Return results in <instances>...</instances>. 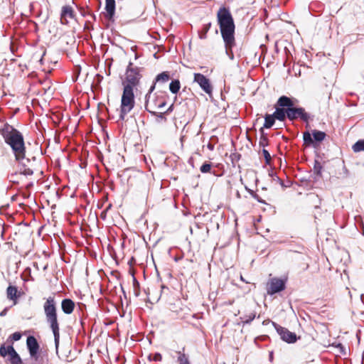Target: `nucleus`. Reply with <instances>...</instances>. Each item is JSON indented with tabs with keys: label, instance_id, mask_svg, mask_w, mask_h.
<instances>
[{
	"label": "nucleus",
	"instance_id": "obj_23",
	"mask_svg": "<svg viewBox=\"0 0 364 364\" xmlns=\"http://www.w3.org/2000/svg\"><path fill=\"white\" fill-rule=\"evenodd\" d=\"M11 348H13V346H10L8 347H5L4 345H2L0 347V355L2 357H6V355H9L10 357L11 355V352L10 350Z\"/></svg>",
	"mask_w": 364,
	"mask_h": 364
},
{
	"label": "nucleus",
	"instance_id": "obj_25",
	"mask_svg": "<svg viewBox=\"0 0 364 364\" xmlns=\"http://www.w3.org/2000/svg\"><path fill=\"white\" fill-rule=\"evenodd\" d=\"M255 318V312H251L248 315L240 317L243 323H249Z\"/></svg>",
	"mask_w": 364,
	"mask_h": 364
},
{
	"label": "nucleus",
	"instance_id": "obj_11",
	"mask_svg": "<svg viewBox=\"0 0 364 364\" xmlns=\"http://www.w3.org/2000/svg\"><path fill=\"white\" fill-rule=\"evenodd\" d=\"M126 79L128 82L127 85H130L133 87L138 82L139 75L133 69L128 68Z\"/></svg>",
	"mask_w": 364,
	"mask_h": 364
},
{
	"label": "nucleus",
	"instance_id": "obj_30",
	"mask_svg": "<svg viewBox=\"0 0 364 364\" xmlns=\"http://www.w3.org/2000/svg\"><path fill=\"white\" fill-rule=\"evenodd\" d=\"M13 341H17L21 339V334L19 332H16L11 336Z\"/></svg>",
	"mask_w": 364,
	"mask_h": 364
},
{
	"label": "nucleus",
	"instance_id": "obj_14",
	"mask_svg": "<svg viewBox=\"0 0 364 364\" xmlns=\"http://www.w3.org/2000/svg\"><path fill=\"white\" fill-rule=\"evenodd\" d=\"M105 9L109 17H112L114 14L115 10V1L106 0Z\"/></svg>",
	"mask_w": 364,
	"mask_h": 364
},
{
	"label": "nucleus",
	"instance_id": "obj_16",
	"mask_svg": "<svg viewBox=\"0 0 364 364\" xmlns=\"http://www.w3.org/2000/svg\"><path fill=\"white\" fill-rule=\"evenodd\" d=\"M278 105L280 107H287V108H289L294 105L291 100L286 96H282L279 97L278 100Z\"/></svg>",
	"mask_w": 364,
	"mask_h": 364
},
{
	"label": "nucleus",
	"instance_id": "obj_12",
	"mask_svg": "<svg viewBox=\"0 0 364 364\" xmlns=\"http://www.w3.org/2000/svg\"><path fill=\"white\" fill-rule=\"evenodd\" d=\"M73 18V11L70 6H63L61 11V17L60 21L62 23H68L69 18Z\"/></svg>",
	"mask_w": 364,
	"mask_h": 364
},
{
	"label": "nucleus",
	"instance_id": "obj_4",
	"mask_svg": "<svg viewBox=\"0 0 364 364\" xmlns=\"http://www.w3.org/2000/svg\"><path fill=\"white\" fill-rule=\"evenodd\" d=\"M134 106V95L133 87L130 85H124L121 100L120 117L124 119Z\"/></svg>",
	"mask_w": 364,
	"mask_h": 364
},
{
	"label": "nucleus",
	"instance_id": "obj_15",
	"mask_svg": "<svg viewBox=\"0 0 364 364\" xmlns=\"http://www.w3.org/2000/svg\"><path fill=\"white\" fill-rule=\"evenodd\" d=\"M11 355L9 358L11 364H22V360L14 348L10 349Z\"/></svg>",
	"mask_w": 364,
	"mask_h": 364
},
{
	"label": "nucleus",
	"instance_id": "obj_5",
	"mask_svg": "<svg viewBox=\"0 0 364 364\" xmlns=\"http://www.w3.org/2000/svg\"><path fill=\"white\" fill-rule=\"evenodd\" d=\"M155 89V83H154L149 89V93L146 95L145 107L146 109L150 113L155 114L156 109H161L166 105V102L164 100H160L159 97L155 95H151V92Z\"/></svg>",
	"mask_w": 364,
	"mask_h": 364
},
{
	"label": "nucleus",
	"instance_id": "obj_21",
	"mask_svg": "<svg viewBox=\"0 0 364 364\" xmlns=\"http://www.w3.org/2000/svg\"><path fill=\"white\" fill-rule=\"evenodd\" d=\"M312 135L315 141H322L326 136V134L323 132L313 130Z\"/></svg>",
	"mask_w": 364,
	"mask_h": 364
},
{
	"label": "nucleus",
	"instance_id": "obj_10",
	"mask_svg": "<svg viewBox=\"0 0 364 364\" xmlns=\"http://www.w3.org/2000/svg\"><path fill=\"white\" fill-rule=\"evenodd\" d=\"M26 345L31 357L35 358L37 355L39 345L33 336H28L26 341Z\"/></svg>",
	"mask_w": 364,
	"mask_h": 364
},
{
	"label": "nucleus",
	"instance_id": "obj_35",
	"mask_svg": "<svg viewBox=\"0 0 364 364\" xmlns=\"http://www.w3.org/2000/svg\"><path fill=\"white\" fill-rule=\"evenodd\" d=\"M4 314H5V312H4V311H2V312H1V313H0V316H4Z\"/></svg>",
	"mask_w": 364,
	"mask_h": 364
},
{
	"label": "nucleus",
	"instance_id": "obj_22",
	"mask_svg": "<svg viewBox=\"0 0 364 364\" xmlns=\"http://www.w3.org/2000/svg\"><path fill=\"white\" fill-rule=\"evenodd\" d=\"M170 91L172 93H177L180 89V82L178 80H173L169 85Z\"/></svg>",
	"mask_w": 364,
	"mask_h": 364
},
{
	"label": "nucleus",
	"instance_id": "obj_8",
	"mask_svg": "<svg viewBox=\"0 0 364 364\" xmlns=\"http://www.w3.org/2000/svg\"><path fill=\"white\" fill-rule=\"evenodd\" d=\"M276 329L284 341L289 343H293L296 341L297 337L294 333L291 332L288 329L282 326H277Z\"/></svg>",
	"mask_w": 364,
	"mask_h": 364
},
{
	"label": "nucleus",
	"instance_id": "obj_6",
	"mask_svg": "<svg viewBox=\"0 0 364 364\" xmlns=\"http://www.w3.org/2000/svg\"><path fill=\"white\" fill-rule=\"evenodd\" d=\"M193 77V82H196L210 97H212L213 88L210 80L200 73H194Z\"/></svg>",
	"mask_w": 364,
	"mask_h": 364
},
{
	"label": "nucleus",
	"instance_id": "obj_34",
	"mask_svg": "<svg viewBox=\"0 0 364 364\" xmlns=\"http://www.w3.org/2000/svg\"><path fill=\"white\" fill-rule=\"evenodd\" d=\"M273 358V353L271 352L270 354H269V360H272Z\"/></svg>",
	"mask_w": 364,
	"mask_h": 364
},
{
	"label": "nucleus",
	"instance_id": "obj_32",
	"mask_svg": "<svg viewBox=\"0 0 364 364\" xmlns=\"http://www.w3.org/2000/svg\"><path fill=\"white\" fill-rule=\"evenodd\" d=\"M162 356L160 353H156L154 356V360L160 361L161 360Z\"/></svg>",
	"mask_w": 364,
	"mask_h": 364
},
{
	"label": "nucleus",
	"instance_id": "obj_17",
	"mask_svg": "<svg viewBox=\"0 0 364 364\" xmlns=\"http://www.w3.org/2000/svg\"><path fill=\"white\" fill-rule=\"evenodd\" d=\"M272 115L275 119L283 121L286 117L287 113L284 109L277 108Z\"/></svg>",
	"mask_w": 364,
	"mask_h": 364
},
{
	"label": "nucleus",
	"instance_id": "obj_13",
	"mask_svg": "<svg viewBox=\"0 0 364 364\" xmlns=\"http://www.w3.org/2000/svg\"><path fill=\"white\" fill-rule=\"evenodd\" d=\"M74 306L75 304L71 299H66L62 301L61 308L65 314H71L73 311Z\"/></svg>",
	"mask_w": 364,
	"mask_h": 364
},
{
	"label": "nucleus",
	"instance_id": "obj_27",
	"mask_svg": "<svg viewBox=\"0 0 364 364\" xmlns=\"http://www.w3.org/2000/svg\"><path fill=\"white\" fill-rule=\"evenodd\" d=\"M304 141L306 144L310 145L313 143V139L311 134L309 132H304L303 135Z\"/></svg>",
	"mask_w": 364,
	"mask_h": 364
},
{
	"label": "nucleus",
	"instance_id": "obj_2",
	"mask_svg": "<svg viewBox=\"0 0 364 364\" xmlns=\"http://www.w3.org/2000/svg\"><path fill=\"white\" fill-rule=\"evenodd\" d=\"M218 24L226 50L231 49L235 43V24L230 11L225 8H220L217 14Z\"/></svg>",
	"mask_w": 364,
	"mask_h": 364
},
{
	"label": "nucleus",
	"instance_id": "obj_20",
	"mask_svg": "<svg viewBox=\"0 0 364 364\" xmlns=\"http://www.w3.org/2000/svg\"><path fill=\"white\" fill-rule=\"evenodd\" d=\"M177 353H178L177 361L179 364H191L188 356L185 353L181 352V351L178 352Z\"/></svg>",
	"mask_w": 364,
	"mask_h": 364
},
{
	"label": "nucleus",
	"instance_id": "obj_29",
	"mask_svg": "<svg viewBox=\"0 0 364 364\" xmlns=\"http://www.w3.org/2000/svg\"><path fill=\"white\" fill-rule=\"evenodd\" d=\"M262 154H263L266 161L267 163H269V161L271 160V156H270L269 153L268 152V151H267L266 149H263Z\"/></svg>",
	"mask_w": 364,
	"mask_h": 364
},
{
	"label": "nucleus",
	"instance_id": "obj_36",
	"mask_svg": "<svg viewBox=\"0 0 364 364\" xmlns=\"http://www.w3.org/2000/svg\"><path fill=\"white\" fill-rule=\"evenodd\" d=\"M171 107H173V105H171V107H169V109L168 110H170Z\"/></svg>",
	"mask_w": 364,
	"mask_h": 364
},
{
	"label": "nucleus",
	"instance_id": "obj_7",
	"mask_svg": "<svg viewBox=\"0 0 364 364\" xmlns=\"http://www.w3.org/2000/svg\"><path fill=\"white\" fill-rule=\"evenodd\" d=\"M285 288L284 281L278 278H272L269 280L267 287V293L274 294L278 293Z\"/></svg>",
	"mask_w": 364,
	"mask_h": 364
},
{
	"label": "nucleus",
	"instance_id": "obj_9",
	"mask_svg": "<svg viewBox=\"0 0 364 364\" xmlns=\"http://www.w3.org/2000/svg\"><path fill=\"white\" fill-rule=\"evenodd\" d=\"M286 113L287 117L291 120H293L298 117H300L303 119H307L308 118L307 114L304 112V109L302 108H295L291 107L287 109Z\"/></svg>",
	"mask_w": 364,
	"mask_h": 364
},
{
	"label": "nucleus",
	"instance_id": "obj_19",
	"mask_svg": "<svg viewBox=\"0 0 364 364\" xmlns=\"http://www.w3.org/2000/svg\"><path fill=\"white\" fill-rule=\"evenodd\" d=\"M275 118L273 115L271 114H267L264 118V127L266 129H269L272 127V126L274 123Z\"/></svg>",
	"mask_w": 364,
	"mask_h": 364
},
{
	"label": "nucleus",
	"instance_id": "obj_26",
	"mask_svg": "<svg viewBox=\"0 0 364 364\" xmlns=\"http://www.w3.org/2000/svg\"><path fill=\"white\" fill-rule=\"evenodd\" d=\"M168 79H169L168 75L166 73L164 72L156 76V82H165L168 81Z\"/></svg>",
	"mask_w": 364,
	"mask_h": 364
},
{
	"label": "nucleus",
	"instance_id": "obj_1",
	"mask_svg": "<svg viewBox=\"0 0 364 364\" xmlns=\"http://www.w3.org/2000/svg\"><path fill=\"white\" fill-rule=\"evenodd\" d=\"M4 141L12 149L16 160L19 163L20 173L25 176L33 173V161L25 157V145L22 134L10 125H4L0 129Z\"/></svg>",
	"mask_w": 364,
	"mask_h": 364
},
{
	"label": "nucleus",
	"instance_id": "obj_33",
	"mask_svg": "<svg viewBox=\"0 0 364 364\" xmlns=\"http://www.w3.org/2000/svg\"><path fill=\"white\" fill-rule=\"evenodd\" d=\"M210 27V23H208V24L207 25L206 28H205L204 35H203V36H200V38H205V33H206L208 32V31L209 30Z\"/></svg>",
	"mask_w": 364,
	"mask_h": 364
},
{
	"label": "nucleus",
	"instance_id": "obj_24",
	"mask_svg": "<svg viewBox=\"0 0 364 364\" xmlns=\"http://www.w3.org/2000/svg\"><path fill=\"white\" fill-rule=\"evenodd\" d=\"M17 289L16 287L9 286L7 288V296L10 299H14L16 298Z\"/></svg>",
	"mask_w": 364,
	"mask_h": 364
},
{
	"label": "nucleus",
	"instance_id": "obj_18",
	"mask_svg": "<svg viewBox=\"0 0 364 364\" xmlns=\"http://www.w3.org/2000/svg\"><path fill=\"white\" fill-rule=\"evenodd\" d=\"M352 149L355 153L364 151V139L357 141L353 146Z\"/></svg>",
	"mask_w": 364,
	"mask_h": 364
},
{
	"label": "nucleus",
	"instance_id": "obj_31",
	"mask_svg": "<svg viewBox=\"0 0 364 364\" xmlns=\"http://www.w3.org/2000/svg\"><path fill=\"white\" fill-rule=\"evenodd\" d=\"M336 348H338L339 349V352L343 353V355H346V349L344 348V347L342 346V344L341 343H338L336 346Z\"/></svg>",
	"mask_w": 364,
	"mask_h": 364
},
{
	"label": "nucleus",
	"instance_id": "obj_3",
	"mask_svg": "<svg viewBox=\"0 0 364 364\" xmlns=\"http://www.w3.org/2000/svg\"><path fill=\"white\" fill-rule=\"evenodd\" d=\"M47 322L49 323L53 333L55 344L56 348L58 347L60 333L59 326L57 319L56 307L54 298L50 296L47 299L43 306Z\"/></svg>",
	"mask_w": 364,
	"mask_h": 364
},
{
	"label": "nucleus",
	"instance_id": "obj_28",
	"mask_svg": "<svg viewBox=\"0 0 364 364\" xmlns=\"http://www.w3.org/2000/svg\"><path fill=\"white\" fill-rule=\"evenodd\" d=\"M211 169V165L210 164H204L200 166V171L202 173H208Z\"/></svg>",
	"mask_w": 364,
	"mask_h": 364
}]
</instances>
